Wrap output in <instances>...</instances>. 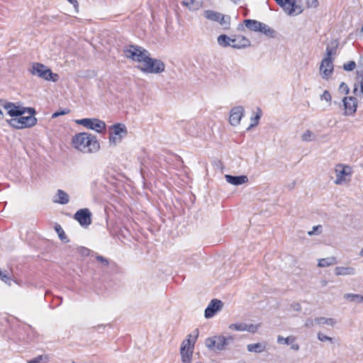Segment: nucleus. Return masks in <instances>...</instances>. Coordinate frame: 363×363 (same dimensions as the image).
Instances as JSON below:
<instances>
[{"label":"nucleus","instance_id":"nucleus-1","mask_svg":"<svg viewBox=\"0 0 363 363\" xmlns=\"http://www.w3.org/2000/svg\"><path fill=\"white\" fill-rule=\"evenodd\" d=\"M124 56L138 62H143V66L138 68L147 74H160L164 71V63L158 59L152 58L147 50L138 45H130L123 50Z\"/></svg>","mask_w":363,"mask_h":363},{"label":"nucleus","instance_id":"nucleus-2","mask_svg":"<svg viewBox=\"0 0 363 363\" xmlns=\"http://www.w3.org/2000/svg\"><path fill=\"white\" fill-rule=\"evenodd\" d=\"M72 145L74 149L83 153H96L100 150L96 137L86 132L75 134L72 138Z\"/></svg>","mask_w":363,"mask_h":363},{"label":"nucleus","instance_id":"nucleus-3","mask_svg":"<svg viewBox=\"0 0 363 363\" xmlns=\"http://www.w3.org/2000/svg\"><path fill=\"white\" fill-rule=\"evenodd\" d=\"M28 72L34 76H37L46 81L57 82L59 80V75L53 73L51 69L40 62H33Z\"/></svg>","mask_w":363,"mask_h":363},{"label":"nucleus","instance_id":"nucleus-4","mask_svg":"<svg viewBox=\"0 0 363 363\" xmlns=\"http://www.w3.org/2000/svg\"><path fill=\"white\" fill-rule=\"evenodd\" d=\"M17 118L6 120L8 124L16 129H23L31 128L37 123V118L35 116H18Z\"/></svg>","mask_w":363,"mask_h":363},{"label":"nucleus","instance_id":"nucleus-5","mask_svg":"<svg viewBox=\"0 0 363 363\" xmlns=\"http://www.w3.org/2000/svg\"><path fill=\"white\" fill-rule=\"evenodd\" d=\"M76 123L99 133L104 131L106 128V123L98 118H82L77 120Z\"/></svg>","mask_w":363,"mask_h":363},{"label":"nucleus","instance_id":"nucleus-6","mask_svg":"<svg viewBox=\"0 0 363 363\" xmlns=\"http://www.w3.org/2000/svg\"><path fill=\"white\" fill-rule=\"evenodd\" d=\"M110 129L111 131L109 133V142L113 144L120 141L128 133L126 127L123 123L113 124L110 127Z\"/></svg>","mask_w":363,"mask_h":363},{"label":"nucleus","instance_id":"nucleus-7","mask_svg":"<svg viewBox=\"0 0 363 363\" xmlns=\"http://www.w3.org/2000/svg\"><path fill=\"white\" fill-rule=\"evenodd\" d=\"M205 345L210 350L221 351L225 349L226 340L223 335H215L206 338Z\"/></svg>","mask_w":363,"mask_h":363},{"label":"nucleus","instance_id":"nucleus-8","mask_svg":"<svg viewBox=\"0 0 363 363\" xmlns=\"http://www.w3.org/2000/svg\"><path fill=\"white\" fill-rule=\"evenodd\" d=\"M91 213L89 208H84L78 210L74 214V219L76 220L81 226L87 227L91 225Z\"/></svg>","mask_w":363,"mask_h":363},{"label":"nucleus","instance_id":"nucleus-9","mask_svg":"<svg viewBox=\"0 0 363 363\" xmlns=\"http://www.w3.org/2000/svg\"><path fill=\"white\" fill-rule=\"evenodd\" d=\"M335 172L336 174V179L335 183L336 184H341L343 182L348 181L349 179H346L347 176H350L352 174L351 167L347 165H343L342 164H338L336 165Z\"/></svg>","mask_w":363,"mask_h":363},{"label":"nucleus","instance_id":"nucleus-10","mask_svg":"<svg viewBox=\"0 0 363 363\" xmlns=\"http://www.w3.org/2000/svg\"><path fill=\"white\" fill-rule=\"evenodd\" d=\"M345 116H353L357 108L358 100L354 96H345L342 100Z\"/></svg>","mask_w":363,"mask_h":363},{"label":"nucleus","instance_id":"nucleus-11","mask_svg":"<svg viewBox=\"0 0 363 363\" xmlns=\"http://www.w3.org/2000/svg\"><path fill=\"white\" fill-rule=\"evenodd\" d=\"M333 59L324 57L320 63V73L324 79H328L333 73L334 66L333 64Z\"/></svg>","mask_w":363,"mask_h":363},{"label":"nucleus","instance_id":"nucleus-12","mask_svg":"<svg viewBox=\"0 0 363 363\" xmlns=\"http://www.w3.org/2000/svg\"><path fill=\"white\" fill-rule=\"evenodd\" d=\"M223 306V303L220 300L216 298L211 300L208 306L205 309V318H211L213 317L217 312L222 309Z\"/></svg>","mask_w":363,"mask_h":363},{"label":"nucleus","instance_id":"nucleus-13","mask_svg":"<svg viewBox=\"0 0 363 363\" xmlns=\"http://www.w3.org/2000/svg\"><path fill=\"white\" fill-rule=\"evenodd\" d=\"M244 114V108L242 106H235L230 111V114L229 117V122L230 123L233 125L236 126L238 124H240V120Z\"/></svg>","mask_w":363,"mask_h":363},{"label":"nucleus","instance_id":"nucleus-14","mask_svg":"<svg viewBox=\"0 0 363 363\" xmlns=\"http://www.w3.org/2000/svg\"><path fill=\"white\" fill-rule=\"evenodd\" d=\"M6 110L7 113L11 117H18L21 116L25 114V108L24 107L16 105L15 103L9 102L6 101Z\"/></svg>","mask_w":363,"mask_h":363},{"label":"nucleus","instance_id":"nucleus-15","mask_svg":"<svg viewBox=\"0 0 363 363\" xmlns=\"http://www.w3.org/2000/svg\"><path fill=\"white\" fill-rule=\"evenodd\" d=\"M194 335H188L186 338L182 342L181 345V350L184 351V349L194 350V344L199 336V329L194 331Z\"/></svg>","mask_w":363,"mask_h":363},{"label":"nucleus","instance_id":"nucleus-16","mask_svg":"<svg viewBox=\"0 0 363 363\" xmlns=\"http://www.w3.org/2000/svg\"><path fill=\"white\" fill-rule=\"evenodd\" d=\"M232 48L235 49H242L250 47L251 43L250 40L242 35H237L232 38Z\"/></svg>","mask_w":363,"mask_h":363},{"label":"nucleus","instance_id":"nucleus-17","mask_svg":"<svg viewBox=\"0 0 363 363\" xmlns=\"http://www.w3.org/2000/svg\"><path fill=\"white\" fill-rule=\"evenodd\" d=\"M225 178L227 182L235 186H239L248 182V177L245 175L234 176L225 174Z\"/></svg>","mask_w":363,"mask_h":363},{"label":"nucleus","instance_id":"nucleus-18","mask_svg":"<svg viewBox=\"0 0 363 363\" xmlns=\"http://www.w3.org/2000/svg\"><path fill=\"white\" fill-rule=\"evenodd\" d=\"M182 4L190 11L199 10L203 4L202 0H183Z\"/></svg>","mask_w":363,"mask_h":363},{"label":"nucleus","instance_id":"nucleus-19","mask_svg":"<svg viewBox=\"0 0 363 363\" xmlns=\"http://www.w3.org/2000/svg\"><path fill=\"white\" fill-rule=\"evenodd\" d=\"M335 274L337 276L354 275L356 274V269L351 267H336Z\"/></svg>","mask_w":363,"mask_h":363},{"label":"nucleus","instance_id":"nucleus-20","mask_svg":"<svg viewBox=\"0 0 363 363\" xmlns=\"http://www.w3.org/2000/svg\"><path fill=\"white\" fill-rule=\"evenodd\" d=\"M339 45V42L337 40H333L330 41V44L326 47V55L325 58L333 59L332 55L336 54L337 49Z\"/></svg>","mask_w":363,"mask_h":363},{"label":"nucleus","instance_id":"nucleus-21","mask_svg":"<svg viewBox=\"0 0 363 363\" xmlns=\"http://www.w3.org/2000/svg\"><path fill=\"white\" fill-rule=\"evenodd\" d=\"M247 351L250 352L261 353L266 350L265 342H257L253 344H249L247 346Z\"/></svg>","mask_w":363,"mask_h":363},{"label":"nucleus","instance_id":"nucleus-22","mask_svg":"<svg viewBox=\"0 0 363 363\" xmlns=\"http://www.w3.org/2000/svg\"><path fill=\"white\" fill-rule=\"evenodd\" d=\"M56 196L57 198L54 200V201L60 204L65 205L68 203L69 201V196L68 194L62 189L57 190Z\"/></svg>","mask_w":363,"mask_h":363},{"label":"nucleus","instance_id":"nucleus-23","mask_svg":"<svg viewBox=\"0 0 363 363\" xmlns=\"http://www.w3.org/2000/svg\"><path fill=\"white\" fill-rule=\"evenodd\" d=\"M261 23L256 20L246 19L244 21L245 26L252 31L257 32L260 30Z\"/></svg>","mask_w":363,"mask_h":363},{"label":"nucleus","instance_id":"nucleus-24","mask_svg":"<svg viewBox=\"0 0 363 363\" xmlns=\"http://www.w3.org/2000/svg\"><path fill=\"white\" fill-rule=\"evenodd\" d=\"M337 259L335 257H328L318 259V266L319 267H326L337 264Z\"/></svg>","mask_w":363,"mask_h":363},{"label":"nucleus","instance_id":"nucleus-25","mask_svg":"<svg viewBox=\"0 0 363 363\" xmlns=\"http://www.w3.org/2000/svg\"><path fill=\"white\" fill-rule=\"evenodd\" d=\"M218 43L223 48L231 47L232 48V38L228 36L225 34L220 35L218 37Z\"/></svg>","mask_w":363,"mask_h":363},{"label":"nucleus","instance_id":"nucleus-26","mask_svg":"<svg viewBox=\"0 0 363 363\" xmlns=\"http://www.w3.org/2000/svg\"><path fill=\"white\" fill-rule=\"evenodd\" d=\"M315 323L317 325H328L330 326H334L336 323L335 319L332 318H325V317H317L314 319Z\"/></svg>","mask_w":363,"mask_h":363},{"label":"nucleus","instance_id":"nucleus-27","mask_svg":"<svg viewBox=\"0 0 363 363\" xmlns=\"http://www.w3.org/2000/svg\"><path fill=\"white\" fill-rule=\"evenodd\" d=\"M286 9L287 10L285 11L287 12L289 15H293L294 13H296V14H299L303 11V9H301V6L297 5L296 1L289 4L286 6Z\"/></svg>","mask_w":363,"mask_h":363},{"label":"nucleus","instance_id":"nucleus-28","mask_svg":"<svg viewBox=\"0 0 363 363\" xmlns=\"http://www.w3.org/2000/svg\"><path fill=\"white\" fill-rule=\"evenodd\" d=\"M259 32L264 33L269 38L275 37V30L264 23H261V27Z\"/></svg>","mask_w":363,"mask_h":363},{"label":"nucleus","instance_id":"nucleus-29","mask_svg":"<svg viewBox=\"0 0 363 363\" xmlns=\"http://www.w3.org/2000/svg\"><path fill=\"white\" fill-rule=\"evenodd\" d=\"M193 351L191 350L184 349V351L180 350V354L182 357V362L183 363H191L192 360Z\"/></svg>","mask_w":363,"mask_h":363},{"label":"nucleus","instance_id":"nucleus-30","mask_svg":"<svg viewBox=\"0 0 363 363\" xmlns=\"http://www.w3.org/2000/svg\"><path fill=\"white\" fill-rule=\"evenodd\" d=\"M54 228H55V230L56 231V233H57L59 238L62 241H63L66 243L69 242V240L67 238V236L66 235L65 231L63 230L62 228L61 227V225L60 224L56 223L55 225Z\"/></svg>","mask_w":363,"mask_h":363},{"label":"nucleus","instance_id":"nucleus-31","mask_svg":"<svg viewBox=\"0 0 363 363\" xmlns=\"http://www.w3.org/2000/svg\"><path fill=\"white\" fill-rule=\"evenodd\" d=\"M220 13L212 11V10H206L204 12V16L212 21L218 22L219 20V17L220 16Z\"/></svg>","mask_w":363,"mask_h":363},{"label":"nucleus","instance_id":"nucleus-32","mask_svg":"<svg viewBox=\"0 0 363 363\" xmlns=\"http://www.w3.org/2000/svg\"><path fill=\"white\" fill-rule=\"evenodd\" d=\"M344 298L349 301L362 303L363 302V296L356 294H345Z\"/></svg>","mask_w":363,"mask_h":363},{"label":"nucleus","instance_id":"nucleus-33","mask_svg":"<svg viewBox=\"0 0 363 363\" xmlns=\"http://www.w3.org/2000/svg\"><path fill=\"white\" fill-rule=\"evenodd\" d=\"M262 110L259 108H257V114L254 117H251V123L247 130H250L252 128L255 127L258 124L259 121L262 116Z\"/></svg>","mask_w":363,"mask_h":363},{"label":"nucleus","instance_id":"nucleus-34","mask_svg":"<svg viewBox=\"0 0 363 363\" xmlns=\"http://www.w3.org/2000/svg\"><path fill=\"white\" fill-rule=\"evenodd\" d=\"M218 22L223 26L224 28H228L230 24V17L221 13Z\"/></svg>","mask_w":363,"mask_h":363},{"label":"nucleus","instance_id":"nucleus-35","mask_svg":"<svg viewBox=\"0 0 363 363\" xmlns=\"http://www.w3.org/2000/svg\"><path fill=\"white\" fill-rule=\"evenodd\" d=\"M296 340V337L293 335L288 336L287 337H283L279 335L277 337V342L279 344L291 345Z\"/></svg>","mask_w":363,"mask_h":363},{"label":"nucleus","instance_id":"nucleus-36","mask_svg":"<svg viewBox=\"0 0 363 363\" xmlns=\"http://www.w3.org/2000/svg\"><path fill=\"white\" fill-rule=\"evenodd\" d=\"M25 331L28 333L26 341H32L36 337V332L35 329L32 328L30 325L26 326V328H25Z\"/></svg>","mask_w":363,"mask_h":363},{"label":"nucleus","instance_id":"nucleus-37","mask_svg":"<svg viewBox=\"0 0 363 363\" xmlns=\"http://www.w3.org/2000/svg\"><path fill=\"white\" fill-rule=\"evenodd\" d=\"M48 357L47 355H38L36 357L28 360V363H47Z\"/></svg>","mask_w":363,"mask_h":363},{"label":"nucleus","instance_id":"nucleus-38","mask_svg":"<svg viewBox=\"0 0 363 363\" xmlns=\"http://www.w3.org/2000/svg\"><path fill=\"white\" fill-rule=\"evenodd\" d=\"M314 134L312 131L307 130L301 135L303 141L310 142L314 140Z\"/></svg>","mask_w":363,"mask_h":363},{"label":"nucleus","instance_id":"nucleus-39","mask_svg":"<svg viewBox=\"0 0 363 363\" xmlns=\"http://www.w3.org/2000/svg\"><path fill=\"white\" fill-rule=\"evenodd\" d=\"M245 323H232L229 325L228 328L233 330L245 331Z\"/></svg>","mask_w":363,"mask_h":363},{"label":"nucleus","instance_id":"nucleus-40","mask_svg":"<svg viewBox=\"0 0 363 363\" xmlns=\"http://www.w3.org/2000/svg\"><path fill=\"white\" fill-rule=\"evenodd\" d=\"M317 337H318V340H320V342L328 341L330 343H333V342H334V339L333 337H329L321 332L318 333Z\"/></svg>","mask_w":363,"mask_h":363},{"label":"nucleus","instance_id":"nucleus-41","mask_svg":"<svg viewBox=\"0 0 363 363\" xmlns=\"http://www.w3.org/2000/svg\"><path fill=\"white\" fill-rule=\"evenodd\" d=\"M276 3L284 9V11H286V6L291 4L292 2L295 1V0H274Z\"/></svg>","mask_w":363,"mask_h":363},{"label":"nucleus","instance_id":"nucleus-42","mask_svg":"<svg viewBox=\"0 0 363 363\" xmlns=\"http://www.w3.org/2000/svg\"><path fill=\"white\" fill-rule=\"evenodd\" d=\"M259 325L254 324H245V331H248L251 333H255L259 328Z\"/></svg>","mask_w":363,"mask_h":363},{"label":"nucleus","instance_id":"nucleus-43","mask_svg":"<svg viewBox=\"0 0 363 363\" xmlns=\"http://www.w3.org/2000/svg\"><path fill=\"white\" fill-rule=\"evenodd\" d=\"M355 67L356 63L354 61H350L347 63L344 64L343 65V69L347 72L354 70Z\"/></svg>","mask_w":363,"mask_h":363},{"label":"nucleus","instance_id":"nucleus-44","mask_svg":"<svg viewBox=\"0 0 363 363\" xmlns=\"http://www.w3.org/2000/svg\"><path fill=\"white\" fill-rule=\"evenodd\" d=\"M95 257L96 259L101 262L103 266H108L109 264L108 259L104 256L96 254Z\"/></svg>","mask_w":363,"mask_h":363},{"label":"nucleus","instance_id":"nucleus-45","mask_svg":"<svg viewBox=\"0 0 363 363\" xmlns=\"http://www.w3.org/2000/svg\"><path fill=\"white\" fill-rule=\"evenodd\" d=\"M69 112H70L69 109L64 108L63 110L57 111H55V113H53L52 115V118H55L59 117L60 116L66 115V114L69 113Z\"/></svg>","mask_w":363,"mask_h":363},{"label":"nucleus","instance_id":"nucleus-46","mask_svg":"<svg viewBox=\"0 0 363 363\" xmlns=\"http://www.w3.org/2000/svg\"><path fill=\"white\" fill-rule=\"evenodd\" d=\"M322 231V225H318L316 226H314L313 228V230H311V231H308V235H315V234H320Z\"/></svg>","mask_w":363,"mask_h":363},{"label":"nucleus","instance_id":"nucleus-47","mask_svg":"<svg viewBox=\"0 0 363 363\" xmlns=\"http://www.w3.org/2000/svg\"><path fill=\"white\" fill-rule=\"evenodd\" d=\"M339 91L341 93H343L345 94H347L350 92V89H349L348 86L345 82H342L340 84Z\"/></svg>","mask_w":363,"mask_h":363},{"label":"nucleus","instance_id":"nucleus-48","mask_svg":"<svg viewBox=\"0 0 363 363\" xmlns=\"http://www.w3.org/2000/svg\"><path fill=\"white\" fill-rule=\"evenodd\" d=\"M79 252L83 256H89L91 253H94V252L85 247H81Z\"/></svg>","mask_w":363,"mask_h":363},{"label":"nucleus","instance_id":"nucleus-49","mask_svg":"<svg viewBox=\"0 0 363 363\" xmlns=\"http://www.w3.org/2000/svg\"><path fill=\"white\" fill-rule=\"evenodd\" d=\"M308 8H317L319 3L318 0H306Z\"/></svg>","mask_w":363,"mask_h":363},{"label":"nucleus","instance_id":"nucleus-50","mask_svg":"<svg viewBox=\"0 0 363 363\" xmlns=\"http://www.w3.org/2000/svg\"><path fill=\"white\" fill-rule=\"evenodd\" d=\"M320 99L322 100H325L326 101H331V95L328 90H325L323 94L320 96Z\"/></svg>","mask_w":363,"mask_h":363},{"label":"nucleus","instance_id":"nucleus-51","mask_svg":"<svg viewBox=\"0 0 363 363\" xmlns=\"http://www.w3.org/2000/svg\"><path fill=\"white\" fill-rule=\"evenodd\" d=\"M6 101L4 99H0V120L4 118L3 109L6 110Z\"/></svg>","mask_w":363,"mask_h":363},{"label":"nucleus","instance_id":"nucleus-52","mask_svg":"<svg viewBox=\"0 0 363 363\" xmlns=\"http://www.w3.org/2000/svg\"><path fill=\"white\" fill-rule=\"evenodd\" d=\"M24 108L26 109L25 110V113H28L29 114V116H35V113H36V111L34 108H32V107H24Z\"/></svg>","mask_w":363,"mask_h":363},{"label":"nucleus","instance_id":"nucleus-53","mask_svg":"<svg viewBox=\"0 0 363 363\" xmlns=\"http://www.w3.org/2000/svg\"><path fill=\"white\" fill-rule=\"evenodd\" d=\"M314 323H315L314 320H313L311 318H308V319H306V320L304 323V326L306 328H312L314 325Z\"/></svg>","mask_w":363,"mask_h":363},{"label":"nucleus","instance_id":"nucleus-54","mask_svg":"<svg viewBox=\"0 0 363 363\" xmlns=\"http://www.w3.org/2000/svg\"><path fill=\"white\" fill-rule=\"evenodd\" d=\"M291 307L295 311H300L301 310V306L299 303H293Z\"/></svg>","mask_w":363,"mask_h":363},{"label":"nucleus","instance_id":"nucleus-55","mask_svg":"<svg viewBox=\"0 0 363 363\" xmlns=\"http://www.w3.org/2000/svg\"><path fill=\"white\" fill-rule=\"evenodd\" d=\"M106 325H103V324H99L96 326H94L92 328L93 330H101V329H104L106 328Z\"/></svg>","mask_w":363,"mask_h":363},{"label":"nucleus","instance_id":"nucleus-56","mask_svg":"<svg viewBox=\"0 0 363 363\" xmlns=\"http://www.w3.org/2000/svg\"><path fill=\"white\" fill-rule=\"evenodd\" d=\"M225 339L226 340V345H228L229 342H231L234 340V337L233 335H228L225 337Z\"/></svg>","mask_w":363,"mask_h":363},{"label":"nucleus","instance_id":"nucleus-57","mask_svg":"<svg viewBox=\"0 0 363 363\" xmlns=\"http://www.w3.org/2000/svg\"><path fill=\"white\" fill-rule=\"evenodd\" d=\"M70 4H72L74 7L77 9L79 6V4L77 0H67Z\"/></svg>","mask_w":363,"mask_h":363},{"label":"nucleus","instance_id":"nucleus-58","mask_svg":"<svg viewBox=\"0 0 363 363\" xmlns=\"http://www.w3.org/2000/svg\"><path fill=\"white\" fill-rule=\"evenodd\" d=\"M299 345L298 344H292L291 347V349L294 350V351H298L299 350Z\"/></svg>","mask_w":363,"mask_h":363},{"label":"nucleus","instance_id":"nucleus-59","mask_svg":"<svg viewBox=\"0 0 363 363\" xmlns=\"http://www.w3.org/2000/svg\"><path fill=\"white\" fill-rule=\"evenodd\" d=\"M357 91V84L354 85V88L353 89V93L355 94Z\"/></svg>","mask_w":363,"mask_h":363},{"label":"nucleus","instance_id":"nucleus-60","mask_svg":"<svg viewBox=\"0 0 363 363\" xmlns=\"http://www.w3.org/2000/svg\"><path fill=\"white\" fill-rule=\"evenodd\" d=\"M230 1L235 4H238L240 1V0H230Z\"/></svg>","mask_w":363,"mask_h":363},{"label":"nucleus","instance_id":"nucleus-61","mask_svg":"<svg viewBox=\"0 0 363 363\" xmlns=\"http://www.w3.org/2000/svg\"><path fill=\"white\" fill-rule=\"evenodd\" d=\"M359 255L363 257V248L361 250Z\"/></svg>","mask_w":363,"mask_h":363},{"label":"nucleus","instance_id":"nucleus-62","mask_svg":"<svg viewBox=\"0 0 363 363\" xmlns=\"http://www.w3.org/2000/svg\"><path fill=\"white\" fill-rule=\"evenodd\" d=\"M327 284V281L323 282V285H325Z\"/></svg>","mask_w":363,"mask_h":363}]
</instances>
